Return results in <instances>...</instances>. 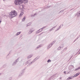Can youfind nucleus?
Instances as JSON below:
<instances>
[{"mask_svg": "<svg viewBox=\"0 0 80 80\" xmlns=\"http://www.w3.org/2000/svg\"><path fill=\"white\" fill-rule=\"evenodd\" d=\"M24 2L25 3L28 2V0H15L14 3L16 5H22V3Z\"/></svg>", "mask_w": 80, "mask_h": 80, "instance_id": "f257e3e1", "label": "nucleus"}, {"mask_svg": "<svg viewBox=\"0 0 80 80\" xmlns=\"http://www.w3.org/2000/svg\"><path fill=\"white\" fill-rule=\"evenodd\" d=\"M9 14L12 18H13V17L17 16V12L15 10H14V11L11 12Z\"/></svg>", "mask_w": 80, "mask_h": 80, "instance_id": "f03ea898", "label": "nucleus"}, {"mask_svg": "<svg viewBox=\"0 0 80 80\" xmlns=\"http://www.w3.org/2000/svg\"><path fill=\"white\" fill-rule=\"evenodd\" d=\"M35 58L31 62V63H29V64L28 65L27 67H29L32 64V63H34V62H35L36 61V60H35L36 59V58Z\"/></svg>", "mask_w": 80, "mask_h": 80, "instance_id": "7ed1b4c3", "label": "nucleus"}, {"mask_svg": "<svg viewBox=\"0 0 80 80\" xmlns=\"http://www.w3.org/2000/svg\"><path fill=\"white\" fill-rule=\"evenodd\" d=\"M25 69H24L19 74L18 77H22V76L23 75V73H24V72L25 71Z\"/></svg>", "mask_w": 80, "mask_h": 80, "instance_id": "20e7f679", "label": "nucleus"}, {"mask_svg": "<svg viewBox=\"0 0 80 80\" xmlns=\"http://www.w3.org/2000/svg\"><path fill=\"white\" fill-rule=\"evenodd\" d=\"M19 59V58H18L12 64V65H15L16 64H17V63L18 62V60Z\"/></svg>", "mask_w": 80, "mask_h": 80, "instance_id": "39448f33", "label": "nucleus"}, {"mask_svg": "<svg viewBox=\"0 0 80 80\" xmlns=\"http://www.w3.org/2000/svg\"><path fill=\"white\" fill-rule=\"evenodd\" d=\"M75 16L77 17H80V11L77 12L75 15Z\"/></svg>", "mask_w": 80, "mask_h": 80, "instance_id": "423d86ee", "label": "nucleus"}, {"mask_svg": "<svg viewBox=\"0 0 80 80\" xmlns=\"http://www.w3.org/2000/svg\"><path fill=\"white\" fill-rule=\"evenodd\" d=\"M63 25H61L59 27H58V28L57 29V30H56V31H58V30H60V29L61 27H63Z\"/></svg>", "mask_w": 80, "mask_h": 80, "instance_id": "0eeeda50", "label": "nucleus"}, {"mask_svg": "<svg viewBox=\"0 0 80 80\" xmlns=\"http://www.w3.org/2000/svg\"><path fill=\"white\" fill-rule=\"evenodd\" d=\"M52 44L51 43H50L49 44L47 47V49H48L50 48H51V47H52Z\"/></svg>", "mask_w": 80, "mask_h": 80, "instance_id": "6e6552de", "label": "nucleus"}, {"mask_svg": "<svg viewBox=\"0 0 80 80\" xmlns=\"http://www.w3.org/2000/svg\"><path fill=\"white\" fill-rule=\"evenodd\" d=\"M46 28V27L44 26L42 27V28H40V29L41 30V31H40L38 32H37V33H40V32H42V30H43V29L44 28Z\"/></svg>", "mask_w": 80, "mask_h": 80, "instance_id": "1a4fd4ad", "label": "nucleus"}, {"mask_svg": "<svg viewBox=\"0 0 80 80\" xmlns=\"http://www.w3.org/2000/svg\"><path fill=\"white\" fill-rule=\"evenodd\" d=\"M74 77L73 76H70L68 78L67 80H71V79H72V78H73Z\"/></svg>", "mask_w": 80, "mask_h": 80, "instance_id": "9d476101", "label": "nucleus"}, {"mask_svg": "<svg viewBox=\"0 0 80 80\" xmlns=\"http://www.w3.org/2000/svg\"><path fill=\"white\" fill-rule=\"evenodd\" d=\"M80 74V72H78L74 76H73V77H77L78 76V75Z\"/></svg>", "mask_w": 80, "mask_h": 80, "instance_id": "9b49d317", "label": "nucleus"}, {"mask_svg": "<svg viewBox=\"0 0 80 80\" xmlns=\"http://www.w3.org/2000/svg\"><path fill=\"white\" fill-rule=\"evenodd\" d=\"M42 47V45H39V46H38L37 48H36V50H37L38 48H39L40 47Z\"/></svg>", "mask_w": 80, "mask_h": 80, "instance_id": "f8f14e48", "label": "nucleus"}, {"mask_svg": "<svg viewBox=\"0 0 80 80\" xmlns=\"http://www.w3.org/2000/svg\"><path fill=\"white\" fill-rule=\"evenodd\" d=\"M57 27V25L56 26H55L54 27H53L52 28H51V29H50L49 30V31L51 32V31H52V30H54V29H53V28H55V27Z\"/></svg>", "mask_w": 80, "mask_h": 80, "instance_id": "ddd939ff", "label": "nucleus"}, {"mask_svg": "<svg viewBox=\"0 0 80 80\" xmlns=\"http://www.w3.org/2000/svg\"><path fill=\"white\" fill-rule=\"evenodd\" d=\"M32 56H33V54H31L29 55L28 57V59L30 58H31V57H32Z\"/></svg>", "mask_w": 80, "mask_h": 80, "instance_id": "4468645a", "label": "nucleus"}, {"mask_svg": "<svg viewBox=\"0 0 80 80\" xmlns=\"http://www.w3.org/2000/svg\"><path fill=\"white\" fill-rule=\"evenodd\" d=\"M32 24L31 22H30L28 24H27L26 27H28V26H30V25H31Z\"/></svg>", "mask_w": 80, "mask_h": 80, "instance_id": "2eb2a0df", "label": "nucleus"}, {"mask_svg": "<svg viewBox=\"0 0 80 80\" xmlns=\"http://www.w3.org/2000/svg\"><path fill=\"white\" fill-rule=\"evenodd\" d=\"M21 33V32H18L16 34V36H18V35H19V34H20Z\"/></svg>", "mask_w": 80, "mask_h": 80, "instance_id": "dca6fc26", "label": "nucleus"}, {"mask_svg": "<svg viewBox=\"0 0 80 80\" xmlns=\"http://www.w3.org/2000/svg\"><path fill=\"white\" fill-rule=\"evenodd\" d=\"M61 49H62V48H61V47H60V46L59 47H58V50H61Z\"/></svg>", "mask_w": 80, "mask_h": 80, "instance_id": "f3484780", "label": "nucleus"}, {"mask_svg": "<svg viewBox=\"0 0 80 80\" xmlns=\"http://www.w3.org/2000/svg\"><path fill=\"white\" fill-rule=\"evenodd\" d=\"M32 32H33V31L30 30V31L29 32V34H30V33H32Z\"/></svg>", "mask_w": 80, "mask_h": 80, "instance_id": "a211bd4d", "label": "nucleus"}, {"mask_svg": "<svg viewBox=\"0 0 80 80\" xmlns=\"http://www.w3.org/2000/svg\"><path fill=\"white\" fill-rule=\"evenodd\" d=\"M23 14V12H21V13L20 14V15H19V17H21L22 16V15Z\"/></svg>", "mask_w": 80, "mask_h": 80, "instance_id": "6ab92c4d", "label": "nucleus"}, {"mask_svg": "<svg viewBox=\"0 0 80 80\" xmlns=\"http://www.w3.org/2000/svg\"><path fill=\"white\" fill-rule=\"evenodd\" d=\"M55 41H54L53 42H52L51 43L52 44V45H53V44H54V43H55Z\"/></svg>", "mask_w": 80, "mask_h": 80, "instance_id": "aec40b11", "label": "nucleus"}, {"mask_svg": "<svg viewBox=\"0 0 80 80\" xmlns=\"http://www.w3.org/2000/svg\"><path fill=\"white\" fill-rule=\"evenodd\" d=\"M60 47L62 48V49L63 48V44H61L60 45Z\"/></svg>", "mask_w": 80, "mask_h": 80, "instance_id": "412c9836", "label": "nucleus"}, {"mask_svg": "<svg viewBox=\"0 0 80 80\" xmlns=\"http://www.w3.org/2000/svg\"><path fill=\"white\" fill-rule=\"evenodd\" d=\"M71 38H74V35H72L71 36Z\"/></svg>", "mask_w": 80, "mask_h": 80, "instance_id": "4be33fe9", "label": "nucleus"}, {"mask_svg": "<svg viewBox=\"0 0 80 80\" xmlns=\"http://www.w3.org/2000/svg\"><path fill=\"white\" fill-rule=\"evenodd\" d=\"M51 62V60H50V59H48L47 61L48 63H49V62Z\"/></svg>", "mask_w": 80, "mask_h": 80, "instance_id": "5701e85b", "label": "nucleus"}, {"mask_svg": "<svg viewBox=\"0 0 80 80\" xmlns=\"http://www.w3.org/2000/svg\"><path fill=\"white\" fill-rule=\"evenodd\" d=\"M25 17H24L23 18L22 21L24 22L25 20Z\"/></svg>", "mask_w": 80, "mask_h": 80, "instance_id": "b1692460", "label": "nucleus"}, {"mask_svg": "<svg viewBox=\"0 0 80 80\" xmlns=\"http://www.w3.org/2000/svg\"><path fill=\"white\" fill-rule=\"evenodd\" d=\"M40 30H41L40 29H39L37 31H36V33H38V32L40 31Z\"/></svg>", "mask_w": 80, "mask_h": 80, "instance_id": "393cba45", "label": "nucleus"}, {"mask_svg": "<svg viewBox=\"0 0 80 80\" xmlns=\"http://www.w3.org/2000/svg\"><path fill=\"white\" fill-rule=\"evenodd\" d=\"M57 73L53 75L51 77H54V76H55V75H57Z\"/></svg>", "mask_w": 80, "mask_h": 80, "instance_id": "a878e982", "label": "nucleus"}, {"mask_svg": "<svg viewBox=\"0 0 80 80\" xmlns=\"http://www.w3.org/2000/svg\"><path fill=\"white\" fill-rule=\"evenodd\" d=\"M64 12V10H62L59 13H61V12Z\"/></svg>", "mask_w": 80, "mask_h": 80, "instance_id": "bb28decb", "label": "nucleus"}, {"mask_svg": "<svg viewBox=\"0 0 80 80\" xmlns=\"http://www.w3.org/2000/svg\"><path fill=\"white\" fill-rule=\"evenodd\" d=\"M28 63H31V60H29L28 61Z\"/></svg>", "mask_w": 80, "mask_h": 80, "instance_id": "cd10ccee", "label": "nucleus"}, {"mask_svg": "<svg viewBox=\"0 0 80 80\" xmlns=\"http://www.w3.org/2000/svg\"><path fill=\"white\" fill-rule=\"evenodd\" d=\"M6 67V65H4L2 67H3L4 68H5V67Z\"/></svg>", "mask_w": 80, "mask_h": 80, "instance_id": "c85d7f7f", "label": "nucleus"}, {"mask_svg": "<svg viewBox=\"0 0 80 80\" xmlns=\"http://www.w3.org/2000/svg\"><path fill=\"white\" fill-rule=\"evenodd\" d=\"M12 77H10L9 78V80H12Z\"/></svg>", "mask_w": 80, "mask_h": 80, "instance_id": "c756f323", "label": "nucleus"}, {"mask_svg": "<svg viewBox=\"0 0 80 80\" xmlns=\"http://www.w3.org/2000/svg\"><path fill=\"white\" fill-rule=\"evenodd\" d=\"M43 33V32H41V33H40L39 35H42V34Z\"/></svg>", "mask_w": 80, "mask_h": 80, "instance_id": "7c9ffc66", "label": "nucleus"}, {"mask_svg": "<svg viewBox=\"0 0 80 80\" xmlns=\"http://www.w3.org/2000/svg\"><path fill=\"white\" fill-rule=\"evenodd\" d=\"M40 58V56H39L38 57V58L36 59H35V60H38V58Z\"/></svg>", "mask_w": 80, "mask_h": 80, "instance_id": "2f4dec72", "label": "nucleus"}, {"mask_svg": "<svg viewBox=\"0 0 80 80\" xmlns=\"http://www.w3.org/2000/svg\"><path fill=\"white\" fill-rule=\"evenodd\" d=\"M67 48H64V51H66V50H67Z\"/></svg>", "mask_w": 80, "mask_h": 80, "instance_id": "473e14b6", "label": "nucleus"}, {"mask_svg": "<svg viewBox=\"0 0 80 80\" xmlns=\"http://www.w3.org/2000/svg\"><path fill=\"white\" fill-rule=\"evenodd\" d=\"M28 61H27V62H26V65L28 64Z\"/></svg>", "mask_w": 80, "mask_h": 80, "instance_id": "72a5a7b5", "label": "nucleus"}, {"mask_svg": "<svg viewBox=\"0 0 80 80\" xmlns=\"http://www.w3.org/2000/svg\"><path fill=\"white\" fill-rule=\"evenodd\" d=\"M64 73L65 74H67V73H66V71H65L64 72Z\"/></svg>", "mask_w": 80, "mask_h": 80, "instance_id": "f704fd0d", "label": "nucleus"}, {"mask_svg": "<svg viewBox=\"0 0 80 80\" xmlns=\"http://www.w3.org/2000/svg\"><path fill=\"white\" fill-rule=\"evenodd\" d=\"M80 35L78 36L77 38H78H78H80Z\"/></svg>", "mask_w": 80, "mask_h": 80, "instance_id": "c9c22d12", "label": "nucleus"}, {"mask_svg": "<svg viewBox=\"0 0 80 80\" xmlns=\"http://www.w3.org/2000/svg\"><path fill=\"white\" fill-rule=\"evenodd\" d=\"M50 7H51V6H48V8L47 7V8H50Z\"/></svg>", "mask_w": 80, "mask_h": 80, "instance_id": "e433bc0d", "label": "nucleus"}, {"mask_svg": "<svg viewBox=\"0 0 80 80\" xmlns=\"http://www.w3.org/2000/svg\"><path fill=\"white\" fill-rule=\"evenodd\" d=\"M72 57H73V55H72L70 57L71 58H72Z\"/></svg>", "mask_w": 80, "mask_h": 80, "instance_id": "4c0bfd02", "label": "nucleus"}, {"mask_svg": "<svg viewBox=\"0 0 80 80\" xmlns=\"http://www.w3.org/2000/svg\"><path fill=\"white\" fill-rule=\"evenodd\" d=\"M23 60H24V59H22L21 60V61L22 62V61H23Z\"/></svg>", "mask_w": 80, "mask_h": 80, "instance_id": "58836bf2", "label": "nucleus"}, {"mask_svg": "<svg viewBox=\"0 0 80 80\" xmlns=\"http://www.w3.org/2000/svg\"><path fill=\"white\" fill-rule=\"evenodd\" d=\"M78 38H76V39H75V40H78Z\"/></svg>", "mask_w": 80, "mask_h": 80, "instance_id": "ea45409f", "label": "nucleus"}, {"mask_svg": "<svg viewBox=\"0 0 80 80\" xmlns=\"http://www.w3.org/2000/svg\"><path fill=\"white\" fill-rule=\"evenodd\" d=\"M3 2H6V0H3Z\"/></svg>", "mask_w": 80, "mask_h": 80, "instance_id": "a19ab883", "label": "nucleus"}, {"mask_svg": "<svg viewBox=\"0 0 80 80\" xmlns=\"http://www.w3.org/2000/svg\"><path fill=\"white\" fill-rule=\"evenodd\" d=\"M36 15V14H34V15H32L33 16H34Z\"/></svg>", "mask_w": 80, "mask_h": 80, "instance_id": "79ce46f5", "label": "nucleus"}, {"mask_svg": "<svg viewBox=\"0 0 80 80\" xmlns=\"http://www.w3.org/2000/svg\"><path fill=\"white\" fill-rule=\"evenodd\" d=\"M76 41V40H75L74 41V42H75Z\"/></svg>", "mask_w": 80, "mask_h": 80, "instance_id": "37998d69", "label": "nucleus"}, {"mask_svg": "<svg viewBox=\"0 0 80 80\" xmlns=\"http://www.w3.org/2000/svg\"><path fill=\"white\" fill-rule=\"evenodd\" d=\"M68 73H70V71H69L68 72Z\"/></svg>", "mask_w": 80, "mask_h": 80, "instance_id": "c03bdc74", "label": "nucleus"}, {"mask_svg": "<svg viewBox=\"0 0 80 80\" xmlns=\"http://www.w3.org/2000/svg\"><path fill=\"white\" fill-rule=\"evenodd\" d=\"M55 77V78H57V77L56 76Z\"/></svg>", "mask_w": 80, "mask_h": 80, "instance_id": "a18cd8bd", "label": "nucleus"}, {"mask_svg": "<svg viewBox=\"0 0 80 80\" xmlns=\"http://www.w3.org/2000/svg\"><path fill=\"white\" fill-rule=\"evenodd\" d=\"M1 74H2V73H0V75H1Z\"/></svg>", "mask_w": 80, "mask_h": 80, "instance_id": "49530a36", "label": "nucleus"}, {"mask_svg": "<svg viewBox=\"0 0 80 80\" xmlns=\"http://www.w3.org/2000/svg\"><path fill=\"white\" fill-rule=\"evenodd\" d=\"M80 52L79 53H78V54H80Z\"/></svg>", "mask_w": 80, "mask_h": 80, "instance_id": "de8ad7c7", "label": "nucleus"}, {"mask_svg": "<svg viewBox=\"0 0 80 80\" xmlns=\"http://www.w3.org/2000/svg\"><path fill=\"white\" fill-rule=\"evenodd\" d=\"M60 79H62V78H60Z\"/></svg>", "mask_w": 80, "mask_h": 80, "instance_id": "09e8293b", "label": "nucleus"}, {"mask_svg": "<svg viewBox=\"0 0 80 80\" xmlns=\"http://www.w3.org/2000/svg\"><path fill=\"white\" fill-rule=\"evenodd\" d=\"M72 67H73V65H72Z\"/></svg>", "mask_w": 80, "mask_h": 80, "instance_id": "8fccbe9b", "label": "nucleus"}]
</instances>
